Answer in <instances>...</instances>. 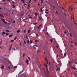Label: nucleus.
Wrapping results in <instances>:
<instances>
[{
  "label": "nucleus",
  "mask_w": 77,
  "mask_h": 77,
  "mask_svg": "<svg viewBox=\"0 0 77 77\" xmlns=\"http://www.w3.org/2000/svg\"><path fill=\"white\" fill-rule=\"evenodd\" d=\"M70 35L71 37H72V35H71V34L70 33Z\"/></svg>",
  "instance_id": "79ce46f5"
},
{
  "label": "nucleus",
  "mask_w": 77,
  "mask_h": 77,
  "mask_svg": "<svg viewBox=\"0 0 77 77\" xmlns=\"http://www.w3.org/2000/svg\"><path fill=\"white\" fill-rule=\"evenodd\" d=\"M72 10H73V9L71 8V11H72Z\"/></svg>",
  "instance_id": "774afa93"
},
{
  "label": "nucleus",
  "mask_w": 77,
  "mask_h": 77,
  "mask_svg": "<svg viewBox=\"0 0 77 77\" xmlns=\"http://www.w3.org/2000/svg\"><path fill=\"white\" fill-rule=\"evenodd\" d=\"M71 7H69V9H71Z\"/></svg>",
  "instance_id": "de8ad7c7"
},
{
  "label": "nucleus",
  "mask_w": 77,
  "mask_h": 77,
  "mask_svg": "<svg viewBox=\"0 0 77 77\" xmlns=\"http://www.w3.org/2000/svg\"><path fill=\"white\" fill-rule=\"evenodd\" d=\"M71 68H72V69H75V68L73 67H71Z\"/></svg>",
  "instance_id": "4be33fe9"
},
{
  "label": "nucleus",
  "mask_w": 77,
  "mask_h": 77,
  "mask_svg": "<svg viewBox=\"0 0 77 77\" xmlns=\"http://www.w3.org/2000/svg\"><path fill=\"white\" fill-rule=\"evenodd\" d=\"M0 17H2V18H4V16H3V15H2V14H0Z\"/></svg>",
  "instance_id": "6e6552de"
},
{
  "label": "nucleus",
  "mask_w": 77,
  "mask_h": 77,
  "mask_svg": "<svg viewBox=\"0 0 77 77\" xmlns=\"http://www.w3.org/2000/svg\"><path fill=\"white\" fill-rule=\"evenodd\" d=\"M40 51H37V52L38 53H39Z\"/></svg>",
  "instance_id": "338daca9"
},
{
  "label": "nucleus",
  "mask_w": 77,
  "mask_h": 77,
  "mask_svg": "<svg viewBox=\"0 0 77 77\" xmlns=\"http://www.w3.org/2000/svg\"><path fill=\"white\" fill-rule=\"evenodd\" d=\"M36 35L37 37H38V36H39V35H38V34H36Z\"/></svg>",
  "instance_id": "473e14b6"
},
{
  "label": "nucleus",
  "mask_w": 77,
  "mask_h": 77,
  "mask_svg": "<svg viewBox=\"0 0 77 77\" xmlns=\"http://www.w3.org/2000/svg\"><path fill=\"white\" fill-rule=\"evenodd\" d=\"M30 29H29L28 30V33H30Z\"/></svg>",
  "instance_id": "bb28decb"
},
{
  "label": "nucleus",
  "mask_w": 77,
  "mask_h": 77,
  "mask_svg": "<svg viewBox=\"0 0 77 77\" xmlns=\"http://www.w3.org/2000/svg\"><path fill=\"white\" fill-rule=\"evenodd\" d=\"M45 11H46V12H47V11H48V10L47 9H46V10H45Z\"/></svg>",
  "instance_id": "49530a36"
},
{
  "label": "nucleus",
  "mask_w": 77,
  "mask_h": 77,
  "mask_svg": "<svg viewBox=\"0 0 77 77\" xmlns=\"http://www.w3.org/2000/svg\"><path fill=\"white\" fill-rule=\"evenodd\" d=\"M11 48H12V45H11V44H10V48H9V50L11 51Z\"/></svg>",
  "instance_id": "39448f33"
},
{
  "label": "nucleus",
  "mask_w": 77,
  "mask_h": 77,
  "mask_svg": "<svg viewBox=\"0 0 77 77\" xmlns=\"http://www.w3.org/2000/svg\"><path fill=\"white\" fill-rule=\"evenodd\" d=\"M23 77H26V75H24L23 76Z\"/></svg>",
  "instance_id": "4c0bfd02"
},
{
  "label": "nucleus",
  "mask_w": 77,
  "mask_h": 77,
  "mask_svg": "<svg viewBox=\"0 0 77 77\" xmlns=\"http://www.w3.org/2000/svg\"><path fill=\"white\" fill-rule=\"evenodd\" d=\"M34 25H36L37 24V23H34Z\"/></svg>",
  "instance_id": "f704fd0d"
},
{
  "label": "nucleus",
  "mask_w": 77,
  "mask_h": 77,
  "mask_svg": "<svg viewBox=\"0 0 77 77\" xmlns=\"http://www.w3.org/2000/svg\"><path fill=\"white\" fill-rule=\"evenodd\" d=\"M41 26H42V25H40L39 26H38L37 27H36V28H38V29H41V28H40V27H41Z\"/></svg>",
  "instance_id": "7ed1b4c3"
},
{
  "label": "nucleus",
  "mask_w": 77,
  "mask_h": 77,
  "mask_svg": "<svg viewBox=\"0 0 77 77\" xmlns=\"http://www.w3.org/2000/svg\"><path fill=\"white\" fill-rule=\"evenodd\" d=\"M38 41L37 40H35V42H38Z\"/></svg>",
  "instance_id": "c9c22d12"
},
{
  "label": "nucleus",
  "mask_w": 77,
  "mask_h": 77,
  "mask_svg": "<svg viewBox=\"0 0 77 77\" xmlns=\"http://www.w3.org/2000/svg\"><path fill=\"white\" fill-rule=\"evenodd\" d=\"M25 55V54H23V57H24Z\"/></svg>",
  "instance_id": "37998d69"
},
{
  "label": "nucleus",
  "mask_w": 77,
  "mask_h": 77,
  "mask_svg": "<svg viewBox=\"0 0 77 77\" xmlns=\"http://www.w3.org/2000/svg\"><path fill=\"white\" fill-rule=\"evenodd\" d=\"M20 21H21V19H20Z\"/></svg>",
  "instance_id": "680f3d73"
},
{
  "label": "nucleus",
  "mask_w": 77,
  "mask_h": 77,
  "mask_svg": "<svg viewBox=\"0 0 77 77\" xmlns=\"http://www.w3.org/2000/svg\"><path fill=\"white\" fill-rule=\"evenodd\" d=\"M42 9H43L42 8H41L40 10V11L42 12V11H43V10H42Z\"/></svg>",
  "instance_id": "f8f14e48"
},
{
  "label": "nucleus",
  "mask_w": 77,
  "mask_h": 77,
  "mask_svg": "<svg viewBox=\"0 0 77 77\" xmlns=\"http://www.w3.org/2000/svg\"><path fill=\"white\" fill-rule=\"evenodd\" d=\"M24 42L25 44H26V42L25 41H24Z\"/></svg>",
  "instance_id": "e433bc0d"
},
{
  "label": "nucleus",
  "mask_w": 77,
  "mask_h": 77,
  "mask_svg": "<svg viewBox=\"0 0 77 77\" xmlns=\"http://www.w3.org/2000/svg\"><path fill=\"white\" fill-rule=\"evenodd\" d=\"M26 30H24V32L25 33L26 32Z\"/></svg>",
  "instance_id": "864d4df0"
},
{
  "label": "nucleus",
  "mask_w": 77,
  "mask_h": 77,
  "mask_svg": "<svg viewBox=\"0 0 77 77\" xmlns=\"http://www.w3.org/2000/svg\"><path fill=\"white\" fill-rule=\"evenodd\" d=\"M2 34H4V35H5V32H2Z\"/></svg>",
  "instance_id": "c756f323"
},
{
  "label": "nucleus",
  "mask_w": 77,
  "mask_h": 77,
  "mask_svg": "<svg viewBox=\"0 0 77 77\" xmlns=\"http://www.w3.org/2000/svg\"><path fill=\"white\" fill-rule=\"evenodd\" d=\"M28 58L29 60H30V58L29 57H28Z\"/></svg>",
  "instance_id": "58836bf2"
},
{
  "label": "nucleus",
  "mask_w": 77,
  "mask_h": 77,
  "mask_svg": "<svg viewBox=\"0 0 77 77\" xmlns=\"http://www.w3.org/2000/svg\"><path fill=\"white\" fill-rule=\"evenodd\" d=\"M24 2H25V1H24V0H23V3H24Z\"/></svg>",
  "instance_id": "052dcab7"
},
{
  "label": "nucleus",
  "mask_w": 77,
  "mask_h": 77,
  "mask_svg": "<svg viewBox=\"0 0 77 77\" xmlns=\"http://www.w3.org/2000/svg\"><path fill=\"white\" fill-rule=\"evenodd\" d=\"M64 12L65 16H66V14H67V12H66L65 10H64Z\"/></svg>",
  "instance_id": "20e7f679"
},
{
  "label": "nucleus",
  "mask_w": 77,
  "mask_h": 77,
  "mask_svg": "<svg viewBox=\"0 0 77 77\" xmlns=\"http://www.w3.org/2000/svg\"><path fill=\"white\" fill-rule=\"evenodd\" d=\"M74 18V16H73H73H72V17H71V19H72V20H73V21H74V20H73V18Z\"/></svg>",
  "instance_id": "2eb2a0df"
},
{
  "label": "nucleus",
  "mask_w": 77,
  "mask_h": 77,
  "mask_svg": "<svg viewBox=\"0 0 77 77\" xmlns=\"http://www.w3.org/2000/svg\"><path fill=\"white\" fill-rule=\"evenodd\" d=\"M64 33H66V32H65H65H64Z\"/></svg>",
  "instance_id": "69168bd1"
},
{
  "label": "nucleus",
  "mask_w": 77,
  "mask_h": 77,
  "mask_svg": "<svg viewBox=\"0 0 77 77\" xmlns=\"http://www.w3.org/2000/svg\"><path fill=\"white\" fill-rule=\"evenodd\" d=\"M12 7L13 8H14V9H15V5L14 4H13L12 5Z\"/></svg>",
  "instance_id": "9b49d317"
},
{
  "label": "nucleus",
  "mask_w": 77,
  "mask_h": 77,
  "mask_svg": "<svg viewBox=\"0 0 77 77\" xmlns=\"http://www.w3.org/2000/svg\"><path fill=\"white\" fill-rule=\"evenodd\" d=\"M17 67V66H15L14 67V68H15Z\"/></svg>",
  "instance_id": "e2e57ef3"
},
{
  "label": "nucleus",
  "mask_w": 77,
  "mask_h": 77,
  "mask_svg": "<svg viewBox=\"0 0 77 77\" xmlns=\"http://www.w3.org/2000/svg\"><path fill=\"white\" fill-rule=\"evenodd\" d=\"M38 6H40V4H39L38 3Z\"/></svg>",
  "instance_id": "4d7b16f0"
},
{
  "label": "nucleus",
  "mask_w": 77,
  "mask_h": 77,
  "mask_svg": "<svg viewBox=\"0 0 77 77\" xmlns=\"http://www.w3.org/2000/svg\"><path fill=\"white\" fill-rule=\"evenodd\" d=\"M40 0L41 1V3L42 4V3L43 2V1L42 0Z\"/></svg>",
  "instance_id": "5701e85b"
},
{
  "label": "nucleus",
  "mask_w": 77,
  "mask_h": 77,
  "mask_svg": "<svg viewBox=\"0 0 77 77\" xmlns=\"http://www.w3.org/2000/svg\"><path fill=\"white\" fill-rule=\"evenodd\" d=\"M50 41L51 42V43H52V42H53V40L52 39H51L50 40Z\"/></svg>",
  "instance_id": "f3484780"
},
{
  "label": "nucleus",
  "mask_w": 77,
  "mask_h": 77,
  "mask_svg": "<svg viewBox=\"0 0 77 77\" xmlns=\"http://www.w3.org/2000/svg\"><path fill=\"white\" fill-rule=\"evenodd\" d=\"M13 23H15V21H13Z\"/></svg>",
  "instance_id": "6e6d98bb"
},
{
  "label": "nucleus",
  "mask_w": 77,
  "mask_h": 77,
  "mask_svg": "<svg viewBox=\"0 0 77 77\" xmlns=\"http://www.w3.org/2000/svg\"><path fill=\"white\" fill-rule=\"evenodd\" d=\"M2 21L4 23H5V20L3 19H2Z\"/></svg>",
  "instance_id": "0eeeda50"
},
{
  "label": "nucleus",
  "mask_w": 77,
  "mask_h": 77,
  "mask_svg": "<svg viewBox=\"0 0 77 77\" xmlns=\"http://www.w3.org/2000/svg\"><path fill=\"white\" fill-rule=\"evenodd\" d=\"M30 44H32V41L30 40Z\"/></svg>",
  "instance_id": "412c9836"
},
{
  "label": "nucleus",
  "mask_w": 77,
  "mask_h": 77,
  "mask_svg": "<svg viewBox=\"0 0 77 77\" xmlns=\"http://www.w3.org/2000/svg\"><path fill=\"white\" fill-rule=\"evenodd\" d=\"M26 63L27 62V64H29V60H26Z\"/></svg>",
  "instance_id": "9d476101"
},
{
  "label": "nucleus",
  "mask_w": 77,
  "mask_h": 77,
  "mask_svg": "<svg viewBox=\"0 0 77 77\" xmlns=\"http://www.w3.org/2000/svg\"><path fill=\"white\" fill-rule=\"evenodd\" d=\"M64 56L65 57H66V54H65V53L64 54Z\"/></svg>",
  "instance_id": "a878e982"
},
{
  "label": "nucleus",
  "mask_w": 77,
  "mask_h": 77,
  "mask_svg": "<svg viewBox=\"0 0 77 77\" xmlns=\"http://www.w3.org/2000/svg\"><path fill=\"white\" fill-rule=\"evenodd\" d=\"M56 69L57 70L56 71H57L58 70H60V69L58 68L57 69Z\"/></svg>",
  "instance_id": "aec40b11"
},
{
  "label": "nucleus",
  "mask_w": 77,
  "mask_h": 77,
  "mask_svg": "<svg viewBox=\"0 0 77 77\" xmlns=\"http://www.w3.org/2000/svg\"><path fill=\"white\" fill-rule=\"evenodd\" d=\"M41 18L40 17H39V20H42V17L41 16Z\"/></svg>",
  "instance_id": "6ab92c4d"
},
{
  "label": "nucleus",
  "mask_w": 77,
  "mask_h": 77,
  "mask_svg": "<svg viewBox=\"0 0 77 77\" xmlns=\"http://www.w3.org/2000/svg\"><path fill=\"white\" fill-rule=\"evenodd\" d=\"M20 32V31L19 30H17V33H19V32Z\"/></svg>",
  "instance_id": "c85d7f7f"
},
{
  "label": "nucleus",
  "mask_w": 77,
  "mask_h": 77,
  "mask_svg": "<svg viewBox=\"0 0 77 77\" xmlns=\"http://www.w3.org/2000/svg\"><path fill=\"white\" fill-rule=\"evenodd\" d=\"M32 18V17H29V19Z\"/></svg>",
  "instance_id": "a18cd8bd"
},
{
  "label": "nucleus",
  "mask_w": 77,
  "mask_h": 77,
  "mask_svg": "<svg viewBox=\"0 0 77 77\" xmlns=\"http://www.w3.org/2000/svg\"><path fill=\"white\" fill-rule=\"evenodd\" d=\"M56 47H57V48H58V47H59V46H56Z\"/></svg>",
  "instance_id": "0e129e2a"
},
{
  "label": "nucleus",
  "mask_w": 77,
  "mask_h": 77,
  "mask_svg": "<svg viewBox=\"0 0 77 77\" xmlns=\"http://www.w3.org/2000/svg\"><path fill=\"white\" fill-rule=\"evenodd\" d=\"M16 39H18V38L16 37L14 38V40H15H15H16Z\"/></svg>",
  "instance_id": "393cba45"
},
{
  "label": "nucleus",
  "mask_w": 77,
  "mask_h": 77,
  "mask_svg": "<svg viewBox=\"0 0 77 77\" xmlns=\"http://www.w3.org/2000/svg\"><path fill=\"white\" fill-rule=\"evenodd\" d=\"M1 68L2 69H4V66L3 65H2L1 67Z\"/></svg>",
  "instance_id": "dca6fc26"
},
{
  "label": "nucleus",
  "mask_w": 77,
  "mask_h": 77,
  "mask_svg": "<svg viewBox=\"0 0 77 77\" xmlns=\"http://www.w3.org/2000/svg\"><path fill=\"white\" fill-rule=\"evenodd\" d=\"M45 59L46 61H47V62L48 65H50V62H49V63H48V60L47 59V58H46V57H45Z\"/></svg>",
  "instance_id": "f03ea898"
},
{
  "label": "nucleus",
  "mask_w": 77,
  "mask_h": 77,
  "mask_svg": "<svg viewBox=\"0 0 77 77\" xmlns=\"http://www.w3.org/2000/svg\"><path fill=\"white\" fill-rule=\"evenodd\" d=\"M28 7L27 8V9H29V8H30V5L29 4H28Z\"/></svg>",
  "instance_id": "ddd939ff"
},
{
  "label": "nucleus",
  "mask_w": 77,
  "mask_h": 77,
  "mask_svg": "<svg viewBox=\"0 0 77 77\" xmlns=\"http://www.w3.org/2000/svg\"><path fill=\"white\" fill-rule=\"evenodd\" d=\"M6 32H9V30H6Z\"/></svg>",
  "instance_id": "2f4dec72"
},
{
  "label": "nucleus",
  "mask_w": 77,
  "mask_h": 77,
  "mask_svg": "<svg viewBox=\"0 0 77 77\" xmlns=\"http://www.w3.org/2000/svg\"><path fill=\"white\" fill-rule=\"evenodd\" d=\"M59 57L60 58H61V59H63V58H64L63 56V54H60Z\"/></svg>",
  "instance_id": "f257e3e1"
},
{
  "label": "nucleus",
  "mask_w": 77,
  "mask_h": 77,
  "mask_svg": "<svg viewBox=\"0 0 77 77\" xmlns=\"http://www.w3.org/2000/svg\"><path fill=\"white\" fill-rule=\"evenodd\" d=\"M62 8L63 9V10H64H64H65V9H64V8H63V7H62Z\"/></svg>",
  "instance_id": "603ef678"
},
{
  "label": "nucleus",
  "mask_w": 77,
  "mask_h": 77,
  "mask_svg": "<svg viewBox=\"0 0 77 77\" xmlns=\"http://www.w3.org/2000/svg\"><path fill=\"white\" fill-rule=\"evenodd\" d=\"M2 2H6V0H3Z\"/></svg>",
  "instance_id": "09e8293b"
},
{
  "label": "nucleus",
  "mask_w": 77,
  "mask_h": 77,
  "mask_svg": "<svg viewBox=\"0 0 77 77\" xmlns=\"http://www.w3.org/2000/svg\"><path fill=\"white\" fill-rule=\"evenodd\" d=\"M9 63L10 65H12V63H11V62L10 61L9 62Z\"/></svg>",
  "instance_id": "72a5a7b5"
},
{
  "label": "nucleus",
  "mask_w": 77,
  "mask_h": 77,
  "mask_svg": "<svg viewBox=\"0 0 77 77\" xmlns=\"http://www.w3.org/2000/svg\"><path fill=\"white\" fill-rule=\"evenodd\" d=\"M7 61L8 62H9L10 61H9V60H7Z\"/></svg>",
  "instance_id": "c03bdc74"
},
{
  "label": "nucleus",
  "mask_w": 77,
  "mask_h": 77,
  "mask_svg": "<svg viewBox=\"0 0 77 77\" xmlns=\"http://www.w3.org/2000/svg\"><path fill=\"white\" fill-rule=\"evenodd\" d=\"M5 34L6 35H7V36H8V35H9V33H6Z\"/></svg>",
  "instance_id": "b1692460"
},
{
  "label": "nucleus",
  "mask_w": 77,
  "mask_h": 77,
  "mask_svg": "<svg viewBox=\"0 0 77 77\" xmlns=\"http://www.w3.org/2000/svg\"><path fill=\"white\" fill-rule=\"evenodd\" d=\"M27 42L28 44H29V40L28 39L27 41Z\"/></svg>",
  "instance_id": "cd10ccee"
},
{
  "label": "nucleus",
  "mask_w": 77,
  "mask_h": 77,
  "mask_svg": "<svg viewBox=\"0 0 77 77\" xmlns=\"http://www.w3.org/2000/svg\"><path fill=\"white\" fill-rule=\"evenodd\" d=\"M8 68L9 69V71H10V67H9V66L8 67Z\"/></svg>",
  "instance_id": "7c9ffc66"
},
{
  "label": "nucleus",
  "mask_w": 77,
  "mask_h": 77,
  "mask_svg": "<svg viewBox=\"0 0 77 77\" xmlns=\"http://www.w3.org/2000/svg\"><path fill=\"white\" fill-rule=\"evenodd\" d=\"M5 23V24H7V23L6 22H5V23Z\"/></svg>",
  "instance_id": "13d9d810"
},
{
  "label": "nucleus",
  "mask_w": 77,
  "mask_h": 77,
  "mask_svg": "<svg viewBox=\"0 0 77 77\" xmlns=\"http://www.w3.org/2000/svg\"><path fill=\"white\" fill-rule=\"evenodd\" d=\"M24 5H27V4H26V3H24Z\"/></svg>",
  "instance_id": "ea45409f"
},
{
  "label": "nucleus",
  "mask_w": 77,
  "mask_h": 77,
  "mask_svg": "<svg viewBox=\"0 0 77 77\" xmlns=\"http://www.w3.org/2000/svg\"><path fill=\"white\" fill-rule=\"evenodd\" d=\"M45 66H46V67H47V69H48V66H47V65L46 64H45Z\"/></svg>",
  "instance_id": "a211bd4d"
},
{
  "label": "nucleus",
  "mask_w": 77,
  "mask_h": 77,
  "mask_svg": "<svg viewBox=\"0 0 77 77\" xmlns=\"http://www.w3.org/2000/svg\"><path fill=\"white\" fill-rule=\"evenodd\" d=\"M46 14H48V12H45Z\"/></svg>",
  "instance_id": "bf43d9fd"
},
{
  "label": "nucleus",
  "mask_w": 77,
  "mask_h": 77,
  "mask_svg": "<svg viewBox=\"0 0 77 77\" xmlns=\"http://www.w3.org/2000/svg\"><path fill=\"white\" fill-rule=\"evenodd\" d=\"M59 56V55L58 54L57 55V57Z\"/></svg>",
  "instance_id": "5fc2aeb1"
},
{
  "label": "nucleus",
  "mask_w": 77,
  "mask_h": 77,
  "mask_svg": "<svg viewBox=\"0 0 77 77\" xmlns=\"http://www.w3.org/2000/svg\"><path fill=\"white\" fill-rule=\"evenodd\" d=\"M14 41L13 40H11V42H14Z\"/></svg>",
  "instance_id": "a19ab883"
},
{
  "label": "nucleus",
  "mask_w": 77,
  "mask_h": 77,
  "mask_svg": "<svg viewBox=\"0 0 77 77\" xmlns=\"http://www.w3.org/2000/svg\"><path fill=\"white\" fill-rule=\"evenodd\" d=\"M38 15V14L36 12L35 13V16H37Z\"/></svg>",
  "instance_id": "1a4fd4ad"
},
{
  "label": "nucleus",
  "mask_w": 77,
  "mask_h": 77,
  "mask_svg": "<svg viewBox=\"0 0 77 77\" xmlns=\"http://www.w3.org/2000/svg\"><path fill=\"white\" fill-rule=\"evenodd\" d=\"M46 34H47V35H48V32H46Z\"/></svg>",
  "instance_id": "8fccbe9b"
},
{
  "label": "nucleus",
  "mask_w": 77,
  "mask_h": 77,
  "mask_svg": "<svg viewBox=\"0 0 77 77\" xmlns=\"http://www.w3.org/2000/svg\"><path fill=\"white\" fill-rule=\"evenodd\" d=\"M12 36H13V35H12V34H11V35H9V37H11Z\"/></svg>",
  "instance_id": "4468645a"
},
{
  "label": "nucleus",
  "mask_w": 77,
  "mask_h": 77,
  "mask_svg": "<svg viewBox=\"0 0 77 77\" xmlns=\"http://www.w3.org/2000/svg\"><path fill=\"white\" fill-rule=\"evenodd\" d=\"M12 3H14V4H15V2H14V1H13Z\"/></svg>",
  "instance_id": "3c124183"
},
{
  "label": "nucleus",
  "mask_w": 77,
  "mask_h": 77,
  "mask_svg": "<svg viewBox=\"0 0 77 77\" xmlns=\"http://www.w3.org/2000/svg\"><path fill=\"white\" fill-rule=\"evenodd\" d=\"M24 71V70H23L22 71H21L20 73L19 74H19H21V73H22V72H23Z\"/></svg>",
  "instance_id": "423d86ee"
}]
</instances>
